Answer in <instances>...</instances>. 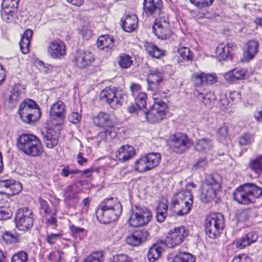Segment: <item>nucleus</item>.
Returning a JSON list of instances; mask_svg holds the SVG:
<instances>
[{
    "label": "nucleus",
    "instance_id": "nucleus-4",
    "mask_svg": "<svg viewBox=\"0 0 262 262\" xmlns=\"http://www.w3.org/2000/svg\"><path fill=\"white\" fill-rule=\"evenodd\" d=\"M18 112L22 121L30 125L37 121L41 116L39 107L31 99H25L21 102Z\"/></svg>",
    "mask_w": 262,
    "mask_h": 262
},
{
    "label": "nucleus",
    "instance_id": "nucleus-3",
    "mask_svg": "<svg viewBox=\"0 0 262 262\" xmlns=\"http://www.w3.org/2000/svg\"><path fill=\"white\" fill-rule=\"evenodd\" d=\"M192 198L190 190L181 191L176 193L171 200L173 211L178 215L188 214L192 206Z\"/></svg>",
    "mask_w": 262,
    "mask_h": 262
},
{
    "label": "nucleus",
    "instance_id": "nucleus-47",
    "mask_svg": "<svg viewBox=\"0 0 262 262\" xmlns=\"http://www.w3.org/2000/svg\"><path fill=\"white\" fill-rule=\"evenodd\" d=\"M120 59L118 61L119 65L122 68L126 69L131 64V57L129 55H121Z\"/></svg>",
    "mask_w": 262,
    "mask_h": 262
},
{
    "label": "nucleus",
    "instance_id": "nucleus-39",
    "mask_svg": "<svg viewBox=\"0 0 262 262\" xmlns=\"http://www.w3.org/2000/svg\"><path fill=\"white\" fill-rule=\"evenodd\" d=\"M81 192L76 185H69L65 188L64 194L69 200H78L77 194Z\"/></svg>",
    "mask_w": 262,
    "mask_h": 262
},
{
    "label": "nucleus",
    "instance_id": "nucleus-49",
    "mask_svg": "<svg viewBox=\"0 0 262 262\" xmlns=\"http://www.w3.org/2000/svg\"><path fill=\"white\" fill-rule=\"evenodd\" d=\"M19 0H3L2 7L17 10Z\"/></svg>",
    "mask_w": 262,
    "mask_h": 262
},
{
    "label": "nucleus",
    "instance_id": "nucleus-6",
    "mask_svg": "<svg viewBox=\"0 0 262 262\" xmlns=\"http://www.w3.org/2000/svg\"><path fill=\"white\" fill-rule=\"evenodd\" d=\"M93 122L96 126L104 128V131L100 133L101 138L112 139L116 136L110 115L100 112L93 118Z\"/></svg>",
    "mask_w": 262,
    "mask_h": 262
},
{
    "label": "nucleus",
    "instance_id": "nucleus-19",
    "mask_svg": "<svg viewBox=\"0 0 262 262\" xmlns=\"http://www.w3.org/2000/svg\"><path fill=\"white\" fill-rule=\"evenodd\" d=\"M163 74L161 69L157 68L149 71L147 81L148 89L156 90L163 85Z\"/></svg>",
    "mask_w": 262,
    "mask_h": 262
},
{
    "label": "nucleus",
    "instance_id": "nucleus-60",
    "mask_svg": "<svg viewBox=\"0 0 262 262\" xmlns=\"http://www.w3.org/2000/svg\"><path fill=\"white\" fill-rule=\"evenodd\" d=\"M214 0H190L191 3L195 5H202L203 7L209 6L211 5Z\"/></svg>",
    "mask_w": 262,
    "mask_h": 262
},
{
    "label": "nucleus",
    "instance_id": "nucleus-26",
    "mask_svg": "<svg viewBox=\"0 0 262 262\" xmlns=\"http://www.w3.org/2000/svg\"><path fill=\"white\" fill-rule=\"evenodd\" d=\"M258 42L254 40L248 41L245 46L243 54L244 60H249L253 59L258 51Z\"/></svg>",
    "mask_w": 262,
    "mask_h": 262
},
{
    "label": "nucleus",
    "instance_id": "nucleus-59",
    "mask_svg": "<svg viewBox=\"0 0 262 262\" xmlns=\"http://www.w3.org/2000/svg\"><path fill=\"white\" fill-rule=\"evenodd\" d=\"M55 212H52L51 215H48L46 218V222L50 225H53V228L57 226V220L56 219Z\"/></svg>",
    "mask_w": 262,
    "mask_h": 262
},
{
    "label": "nucleus",
    "instance_id": "nucleus-33",
    "mask_svg": "<svg viewBox=\"0 0 262 262\" xmlns=\"http://www.w3.org/2000/svg\"><path fill=\"white\" fill-rule=\"evenodd\" d=\"M12 215V212L10 208L9 203L5 200L0 201V220L10 219Z\"/></svg>",
    "mask_w": 262,
    "mask_h": 262
},
{
    "label": "nucleus",
    "instance_id": "nucleus-27",
    "mask_svg": "<svg viewBox=\"0 0 262 262\" xmlns=\"http://www.w3.org/2000/svg\"><path fill=\"white\" fill-rule=\"evenodd\" d=\"M165 246V243L163 241L153 245L149 249L147 253V258L150 262H154L161 256L162 251Z\"/></svg>",
    "mask_w": 262,
    "mask_h": 262
},
{
    "label": "nucleus",
    "instance_id": "nucleus-1",
    "mask_svg": "<svg viewBox=\"0 0 262 262\" xmlns=\"http://www.w3.org/2000/svg\"><path fill=\"white\" fill-rule=\"evenodd\" d=\"M16 146L19 151L29 156L37 157L42 153V144L40 140L32 134L19 135L16 140Z\"/></svg>",
    "mask_w": 262,
    "mask_h": 262
},
{
    "label": "nucleus",
    "instance_id": "nucleus-22",
    "mask_svg": "<svg viewBox=\"0 0 262 262\" xmlns=\"http://www.w3.org/2000/svg\"><path fill=\"white\" fill-rule=\"evenodd\" d=\"M41 134L43 136V142L46 146L49 148H53L58 143L60 137L59 132L53 128H49L42 131Z\"/></svg>",
    "mask_w": 262,
    "mask_h": 262
},
{
    "label": "nucleus",
    "instance_id": "nucleus-43",
    "mask_svg": "<svg viewBox=\"0 0 262 262\" xmlns=\"http://www.w3.org/2000/svg\"><path fill=\"white\" fill-rule=\"evenodd\" d=\"M28 259V253L25 251H20L13 255L11 262H27Z\"/></svg>",
    "mask_w": 262,
    "mask_h": 262
},
{
    "label": "nucleus",
    "instance_id": "nucleus-15",
    "mask_svg": "<svg viewBox=\"0 0 262 262\" xmlns=\"http://www.w3.org/2000/svg\"><path fill=\"white\" fill-rule=\"evenodd\" d=\"M137 211L135 212V217L132 219V226H142L146 225L152 219L151 211L146 207L136 206Z\"/></svg>",
    "mask_w": 262,
    "mask_h": 262
},
{
    "label": "nucleus",
    "instance_id": "nucleus-50",
    "mask_svg": "<svg viewBox=\"0 0 262 262\" xmlns=\"http://www.w3.org/2000/svg\"><path fill=\"white\" fill-rule=\"evenodd\" d=\"M40 211H43L45 215H51L52 211L49 208V205L48 202L40 198L39 199Z\"/></svg>",
    "mask_w": 262,
    "mask_h": 262
},
{
    "label": "nucleus",
    "instance_id": "nucleus-57",
    "mask_svg": "<svg viewBox=\"0 0 262 262\" xmlns=\"http://www.w3.org/2000/svg\"><path fill=\"white\" fill-rule=\"evenodd\" d=\"M3 238L7 244L11 243L15 241L16 237L14 234L11 233L9 231H6L2 235Z\"/></svg>",
    "mask_w": 262,
    "mask_h": 262
},
{
    "label": "nucleus",
    "instance_id": "nucleus-8",
    "mask_svg": "<svg viewBox=\"0 0 262 262\" xmlns=\"http://www.w3.org/2000/svg\"><path fill=\"white\" fill-rule=\"evenodd\" d=\"M126 98L125 94H121L110 87L106 88L101 92L100 95V99L107 103L113 109L120 107L126 101Z\"/></svg>",
    "mask_w": 262,
    "mask_h": 262
},
{
    "label": "nucleus",
    "instance_id": "nucleus-14",
    "mask_svg": "<svg viewBox=\"0 0 262 262\" xmlns=\"http://www.w3.org/2000/svg\"><path fill=\"white\" fill-rule=\"evenodd\" d=\"M189 231L183 226L174 228L171 230L166 238L165 245L169 248H173L181 244L184 238L188 236Z\"/></svg>",
    "mask_w": 262,
    "mask_h": 262
},
{
    "label": "nucleus",
    "instance_id": "nucleus-12",
    "mask_svg": "<svg viewBox=\"0 0 262 262\" xmlns=\"http://www.w3.org/2000/svg\"><path fill=\"white\" fill-rule=\"evenodd\" d=\"M192 145L191 140L184 134L178 133L170 137V146L177 154L184 152Z\"/></svg>",
    "mask_w": 262,
    "mask_h": 262
},
{
    "label": "nucleus",
    "instance_id": "nucleus-9",
    "mask_svg": "<svg viewBox=\"0 0 262 262\" xmlns=\"http://www.w3.org/2000/svg\"><path fill=\"white\" fill-rule=\"evenodd\" d=\"M152 32L161 40L167 39L173 35L172 27L167 16L160 17L155 20L152 27Z\"/></svg>",
    "mask_w": 262,
    "mask_h": 262
},
{
    "label": "nucleus",
    "instance_id": "nucleus-13",
    "mask_svg": "<svg viewBox=\"0 0 262 262\" xmlns=\"http://www.w3.org/2000/svg\"><path fill=\"white\" fill-rule=\"evenodd\" d=\"M166 104L160 102V104H154L152 107L148 111L145 112V117H140L139 119L143 122L148 121L155 123L161 121L165 116Z\"/></svg>",
    "mask_w": 262,
    "mask_h": 262
},
{
    "label": "nucleus",
    "instance_id": "nucleus-52",
    "mask_svg": "<svg viewBox=\"0 0 262 262\" xmlns=\"http://www.w3.org/2000/svg\"><path fill=\"white\" fill-rule=\"evenodd\" d=\"M30 41L21 38L19 42L20 49L22 53L26 54L29 51Z\"/></svg>",
    "mask_w": 262,
    "mask_h": 262
},
{
    "label": "nucleus",
    "instance_id": "nucleus-41",
    "mask_svg": "<svg viewBox=\"0 0 262 262\" xmlns=\"http://www.w3.org/2000/svg\"><path fill=\"white\" fill-rule=\"evenodd\" d=\"M249 166L250 169L255 173H260L262 171V156L251 160L249 163Z\"/></svg>",
    "mask_w": 262,
    "mask_h": 262
},
{
    "label": "nucleus",
    "instance_id": "nucleus-48",
    "mask_svg": "<svg viewBox=\"0 0 262 262\" xmlns=\"http://www.w3.org/2000/svg\"><path fill=\"white\" fill-rule=\"evenodd\" d=\"M208 164L206 158H200L193 165L192 169L193 170H203L206 169Z\"/></svg>",
    "mask_w": 262,
    "mask_h": 262
},
{
    "label": "nucleus",
    "instance_id": "nucleus-21",
    "mask_svg": "<svg viewBox=\"0 0 262 262\" xmlns=\"http://www.w3.org/2000/svg\"><path fill=\"white\" fill-rule=\"evenodd\" d=\"M97 219L100 222L107 224L116 220L121 213H116V211L111 209L98 208L96 212Z\"/></svg>",
    "mask_w": 262,
    "mask_h": 262
},
{
    "label": "nucleus",
    "instance_id": "nucleus-10",
    "mask_svg": "<svg viewBox=\"0 0 262 262\" xmlns=\"http://www.w3.org/2000/svg\"><path fill=\"white\" fill-rule=\"evenodd\" d=\"M34 222L33 211L28 208L19 209L15 214V224L19 230L27 231L30 229Z\"/></svg>",
    "mask_w": 262,
    "mask_h": 262
},
{
    "label": "nucleus",
    "instance_id": "nucleus-2",
    "mask_svg": "<svg viewBox=\"0 0 262 262\" xmlns=\"http://www.w3.org/2000/svg\"><path fill=\"white\" fill-rule=\"evenodd\" d=\"M262 194V188L252 183L238 187L233 193L234 199L238 203L248 205L253 203Z\"/></svg>",
    "mask_w": 262,
    "mask_h": 262
},
{
    "label": "nucleus",
    "instance_id": "nucleus-24",
    "mask_svg": "<svg viewBox=\"0 0 262 262\" xmlns=\"http://www.w3.org/2000/svg\"><path fill=\"white\" fill-rule=\"evenodd\" d=\"M192 78L196 85L213 84L217 81V77L213 74L196 73L193 75Z\"/></svg>",
    "mask_w": 262,
    "mask_h": 262
},
{
    "label": "nucleus",
    "instance_id": "nucleus-23",
    "mask_svg": "<svg viewBox=\"0 0 262 262\" xmlns=\"http://www.w3.org/2000/svg\"><path fill=\"white\" fill-rule=\"evenodd\" d=\"M162 7L161 0H144L143 11L148 16L160 13Z\"/></svg>",
    "mask_w": 262,
    "mask_h": 262
},
{
    "label": "nucleus",
    "instance_id": "nucleus-56",
    "mask_svg": "<svg viewBox=\"0 0 262 262\" xmlns=\"http://www.w3.org/2000/svg\"><path fill=\"white\" fill-rule=\"evenodd\" d=\"M19 93L17 89H12L11 91V94L9 97V100L11 103H15L19 100Z\"/></svg>",
    "mask_w": 262,
    "mask_h": 262
},
{
    "label": "nucleus",
    "instance_id": "nucleus-11",
    "mask_svg": "<svg viewBox=\"0 0 262 262\" xmlns=\"http://www.w3.org/2000/svg\"><path fill=\"white\" fill-rule=\"evenodd\" d=\"M220 189V184L212 177L208 176L203 182L201 187V199L204 203H208L214 200L216 192Z\"/></svg>",
    "mask_w": 262,
    "mask_h": 262
},
{
    "label": "nucleus",
    "instance_id": "nucleus-17",
    "mask_svg": "<svg viewBox=\"0 0 262 262\" xmlns=\"http://www.w3.org/2000/svg\"><path fill=\"white\" fill-rule=\"evenodd\" d=\"M135 97L134 103L132 104V114H135L139 118L140 117L144 118L145 112L147 110L145 106L146 105V95L144 93L138 94L134 93Z\"/></svg>",
    "mask_w": 262,
    "mask_h": 262
},
{
    "label": "nucleus",
    "instance_id": "nucleus-34",
    "mask_svg": "<svg viewBox=\"0 0 262 262\" xmlns=\"http://www.w3.org/2000/svg\"><path fill=\"white\" fill-rule=\"evenodd\" d=\"M116 157L119 161L125 162L131 158V150L128 145L121 146L116 152Z\"/></svg>",
    "mask_w": 262,
    "mask_h": 262
},
{
    "label": "nucleus",
    "instance_id": "nucleus-55",
    "mask_svg": "<svg viewBox=\"0 0 262 262\" xmlns=\"http://www.w3.org/2000/svg\"><path fill=\"white\" fill-rule=\"evenodd\" d=\"M62 236L61 233H51L48 234L46 236V241L50 244L53 245L55 244L56 241L59 239Z\"/></svg>",
    "mask_w": 262,
    "mask_h": 262
},
{
    "label": "nucleus",
    "instance_id": "nucleus-29",
    "mask_svg": "<svg viewBox=\"0 0 262 262\" xmlns=\"http://www.w3.org/2000/svg\"><path fill=\"white\" fill-rule=\"evenodd\" d=\"M98 208L114 209L117 213H121L122 212V205L116 198L105 199L101 203Z\"/></svg>",
    "mask_w": 262,
    "mask_h": 262
},
{
    "label": "nucleus",
    "instance_id": "nucleus-62",
    "mask_svg": "<svg viewBox=\"0 0 262 262\" xmlns=\"http://www.w3.org/2000/svg\"><path fill=\"white\" fill-rule=\"evenodd\" d=\"M158 90H155L157 91ZM166 93H163V96H162L158 92H156L153 93L152 98L154 100V104H160V102H164L161 99V97H165Z\"/></svg>",
    "mask_w": 262,
    "mask_h": 262
},
{
    "label": "nucleus",
    "instance_id": "nucleus-44",
    "mask_svg": "<svg viewBox=\"0 0 262 262\" xmlns=\"http://www.w3.org/2000/svg\"><path fill=\"white\" fill-rule=\"evenodd\" d=\"M102 256L101 252H94L86 257L83 262H101Z\"/></svg>",
    "mask_w": 262,
    "mask_h": 262
},
{
    "label": "nucleus",
    "instance_id": "nucleus-40",
    "mask_svg": "<svg viewBox=\"0 0 262 262\" xmlns=\"http://www.w3.org/2000/svg\"><path fill=\"white\" fill-rule=\"evenodd\" d=\"M147 236L146 231H143L140 234L137 233L132 234V246H138L146 241Z\"/></svg>",
    "mask_w": 262,
    "mask_h": 262
},
{
    "label": "nucleus",
    "instance_id": "nucleus-31",
    "mask_svg": "<svg viewBox=\"0 0 262 262\" xmlns=\"http://www.w3.org/2000/svg\"><path fill=\"white\" fill-rule=\"evenodd\" d=\"M246 70L240 68H236L225 74L224 77L227 81L233 82L235 80H242L245 78Z\"/></svg>",
    "mask_w": 262,
    "mask_h": 262
},
{
    "label": "nucleus",
    "instance_id": "nucleus-30",
    "mask_svg": "<svg viewBox=\"0 0 262 262\" xmlns=\"http://www.w3.org/2000/svg\"><path fill=\"white\" fill-rule=\"evenodd\" d=\"M258 235L254 232H250L236 242V246L238 249H242L257 241Z\"/></svg>",
    "mask_w": 262,
    "mask_h": 262
},
{
    "label": "nucleus",
    "instance_id": "nucleus-35",
    "mask_svg": "<svg viewBox=\"0 0 262 262\" xmlns=\"http://www.w3.org/2000/svg\"><path fill=\"white\" fill-rule=\"evenodd\" d=\"M17 10L2 7L1 11L2 19L7 23L14 22L16 17Z\"/></svg>",
    "mask_w": 262,
    "mask_h": 262
},
{
    "label": "nucleus",
    "instance_id": "nucleus-51",
    "mask_svg": "<svg viewBox=\"0 0 262 262\" xmlns=\"http://www.w3.org/2000/svg\"><path fill=\"white\" fill-rule=\"evenodd\" d=\"M228 127L225 124L218 128L216 131V136L220 140H225L226 138L228 135Z\"/></svg>",
    "mask_w": 262,
    "mask_h": 262
},
{
    "label": "nucleus",
    "instance_id": "nucleus-61",
    "mask_svg": "<svg viewBox=\"0 0 262 262\" xmlns=\"http://www.w3.org/2000/svg\"><path fill=\"white\" fill-rule=\"evenodd\" d=\"M229 104V101L226 95H222L220 99V107L225 110L227 109V106Z\"/></svg>",
    "mask_w": 262,
    "mask_h": 262
},
{
    "label": "nucleus",
    "instance_id": "nucleus-38",
    "mask_svg": "<svg viewBox=\"0 0 262 262\" xmlns=\"http://www.w3.org/2000/svg\"><path fill=\"white\" fill-rule=\"evenodd\" d=\"M168 205L164 203H161L158 206L156 211V217L159 223H163L167 215Z\"/></svg>",
    "mask_w": 262,
    "mask_h": 262
},
{
    "label": "nucleus",
    "instance_id": "nucleus-46",
    "mask_svg": "<svg viewBox=\"0 0 262 262\" xmlns=\"http://www.w3.org/2000/svg\"><path fill=\"white\" fill-rule=\"evenodd\" d=\"M176 260H178L179 262H195V257L191 254L183 253L174 257Z\"/></svg>",
    "mask_w": 262,
    "mask_h": 262
},
{
    "label": "nucleus",
    "instance_id": "nucleus-20",
    "mask_svg": "<svg viewBox=\"0 0 262 262\" xmlns=\"http://www.w3.org/2000/svg\"><path fill=\"white\" fill-rule=\"evenodd\" d=\"M47 51L53 58L61 59L66 55V45L59 40H54L50 42Z\"/></svg>",
    "mask_w": 262,
    "mask_h": 262
},
{
    "label": "nucleus",
    "instance_id": "nucleus-63",
    "mask_svg": "<svg viewBox=\"0 0 262 262\" xmlns=\"http://www.w3.org/2000/svg\"><path fill=\"white\" fill-rule=\"evenodd\" d=\"M69 120L74 124L79 122L80 119V115L76 112H72L68 116Z\"/></svg>",
    "mask_w": 262,
    "mask_h": 262
},
{
    "label": "nucleus",
    "instance_id": "nucleus-58",
    "mask_svg": "<svg viewBox=\"0 0 262 262\" xmlns=\"http://www.w3.org/2000/svg\"><path fill=\"white\" fill-rule=\"evenodd\" d=\"M63 254V253L61 251L51 253L49 256V259L55 262H59L61 260V255Z\"/></svg>",
    "mask_w": 262,
    "mask_h": 262
},
{
    "label": "nucleus",
    "instance_id": "nucleus-5",
    "mask_svg": "<svg viewBox=\"0 0 262 262\" xmlns=\"http://www.w3.org/2000/svg\"><path fill=\"white\" fill-rule=\"evenodd\" d=\"M225 226L224 216L220 213H212L209 214L205 220L206 233L211 238L219 236Z\"/></svg>",
    "mask_w": 262,
    "mask_h": 262
},
{
    "label": "nucleus",
    "instance_id": "nucleus-53",
    "mask_svg": "<svg viewBox=\"0 0 262 262\" xmlns=\"http://www.w3.org/2000/svg\"><path fill=\"white\" fill-rule=\"evenodd\" d=\"M128 256L124 254L116 255L110 259L111 262H131Z\"/></svg>",
    "mask_w": 262,
    "mask_h": 262
},
{
    "label": "nucleus",
    "instance_id": "nucleus-45",
    "mask_svg": "<svg viewBox=\"0 0 262 262\" xmlns=\"http://www.w3.org/2000/svg\"><path fill=\"white\" fill-rule=\"evenodd\" d=\"M131 16L127 15L121 19L120 25L122 29L126 32H131Z\"/></svg>",
    "mask_w": 262,
    "mask_h": 262
},
{
    "label": "nucleus",
    "instance_id": "nucleus-28",
    "mask_svg": "<svg viewBox=\"0 0 262 262\" xmlns=\"http://www.w3.org/2000/svg\"><path fill=\"white\" fill-rule=\"evenodd\" d=\"M97 46L100 50L108 52L114 47V39L111 35L101 36L97 40Z\"/></svg>",
    "mask_w": 262,
    "mask_h": 262
},
{
    "label": "nucleus",
    "instance_id": "nucleus-64",
    "mask_svg": "<svg viewBox=\"0 0 262 262\" xmlns=\"http://www.w3.org/2000/svg\"><path fill=\"white\" fill-rule=\"evenodd\" d=\"M32 35H33L32 30L31 29H27L24 32V33L21 37V39L31 41Z\"/></svg>",
    "mask_w": 262,
    "mask_h": 262
},
{
    "label": "nucleus",
    "instance_id": "nucleus-7",
    "mask_svg": "<svg viewBox=\"0 0 262 262\" xmlns=\"http://www.w3.org/2000/svg\"><path fill=\"white\" fill-rule=\"evenodd\" d=\"M161 158L159 153H148L135 162L134 169L140 172L149 171L159 165Z\"/></svg>",
    "mask_w": 262,
    "mask_h": 262
},
{
    "label": "nucleus",
    "instance_id": "nucleus-16",
    "mask_svg": "<svg viewBox=\"0 0 262 262\" xmlns=\"http://www.w3.org/2000/svg\"><path fill=\"white\" fill-rule=\"evenodd\" d=\"M21 184L13 179L0 180V193L14 195L21 190Z\"/></svg>",
    "mask_w": 262,
    "mask_h": 262
},
{
    "label": "nucleus",
    "instance_id": "nucleus-36",
    "mask_svg": "<svg viewBox=\"0 0 262 262\" xmlns=\"http://www.w3.org/2000/svg\"><path fill=\"white\" fill-rule=\"evenodd\" d=\"M145 48L148 54L152 57L159 58L164 55V51L151 42L145 43Z\"/></svg>",
    "mask_w": 262,
    "mask_h": 262
},
{
    "label": "nucleus",
    "instance_id": "nucleus-54",
    "mask_svg": "<svg viewBox=\"0 0 262 262\" xmlns=\"http://www.w3.org/2000/svg\"><path fill=\"white\" fill-rule=\"evenodd\" d=\"M232 262H252V259L247 254H242L235 256Z\"/></svg>",
    "mask_w": 262,
    "mask_h": 262
},
{
    "label": "nucleus",
    "instance_id": "nucleus-37",
    "mask_svg": "<svg viewBox=\"0 0 262 262\" xmlns=\"http://www.w3.org/2000/svg\"><path fill=\"white\" fill-rule=\"evenodd\" d=\"M65 111V105L62 101H58L54 103L51 107L50 114L53 117L61 118L63 117Z\"/></svg>",
    "mask_w": 262,
    "mask_h": 262
},
{
    "label": "nucleus",
    "instance_id": "nucleus-32",
    "mask_svg": "<svg viewBox=\"0 0 262 262\" xmlns=\"http://www.w3.org/2000/svg\"><path fill=\"white\" fill-rule=\"evenodd\" d=\"M213 147V143L211 139L202 138L197 140L194 144L195 149L200 152H207Z\"/></svg>",
    "mask_w": 262,
    "mask_h": 262
},
{
    "label": "nucleus",
    "instance_id": "nucleus-18",
    "mask_svg": "<svg viewBox=\"0 0 262 262\" xmlns=\"http://www.w3.org/2000/svg\"><path fill=\"white\" fill-rule=\"evenodd\" d=\"M94 59V55L92 52L79 50L77 51L73 62L78 68L83 69L89 66Z\"/></svg>",
    "mask_w": 262,
    "mask_h": 262
},
{
    "label": "nucleus",
    "instance_id": "nucleus-42",
    "mask_svg": "<svg viewBox=\"0 0 262 262\" xmlns=\"http://www.w3.org/2000/svg\"><path fill=\"white\" fill-rule=\"evenodd\" d=\"M178 52L183 60L186 61L192 60L193 53L189 48L182 47L178 50Z\"/></svg>",
    "mask_w": 262,
    "mask_h": 262
},
{
    "label": "nucleus",
    "instance_id": "nucleus-25",
    "mask_svg": "<svg viewBox=\"0 0 262 262\" xmlns=\"http://www.w3.org/2000/svg\"><path fill=\"white\" fill-rule=\"evenodd\" d=\"M236 47L233 43H227L226 46L220 43L216 49V54L220 58L225 60L231 56L232 52Z\"/></svg>",
    "mask_w": 262,
    "mask_h": 262
}]
</instances>
